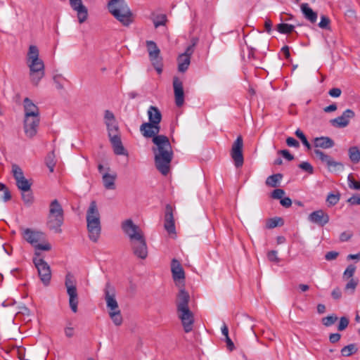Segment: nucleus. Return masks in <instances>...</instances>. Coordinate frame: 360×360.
Here are the masks:
<instances>
[{
    "instance_id": "f257e3e1",
    "label": "nucleus",
    "mask_w": 360,
    "mask_h": 360,
    "mask_svg": "<svg viewBox=\"0 0 360 360\" xmlns=\"http://www.w3.org/2000/svg\"><path fill=\"white\" fill-rule=\"evenodd\" d=\"M140 131L143 137L152 138L155 145L152 151L154 153L155 167L162 175H167L174 154L169 138L158 134L160 131V122L143 123L140 126Z\"/></svg>"
},
{
    "instance_id": "f03ea898",
    "label": "nucleus",
    "mask_w": 360,
    "mask_h": 360,
    "mask_svg": "<svg viewBox=\"0 0 360 360\" xmlns=\"http://www.w3.org/2000/svg\"><path fill=\"white\" fill-rule=\"evenodd\" d=\"M123 232L129 237L134 254L141 259H146L148 248L144 234L140 227L130 219L122 223Z\"/></svg>"
},
{
    "instance_id": "7ed1b4c3",
    "label": "nucleus",
    "mask_w": 360,
    "mask_h": 360,
    "mask_svg": "<svg viewBox=\"0 0 360 360\" xmlns=\"http://www.w3.org/2000/svg\"><path fill=\"white\" fill-rule=\"evenodd\" d=\"M27 65L30 69V77L32 83L37 86L45 75L44 63L39 58L37 46L30 45L27 55Z\"/></svg>"
},
{
    "instance_id": "20e7f679",
    "label": "nucleus",
    "mask_w": 360,
    "mask_h": 360,
    "mask_svg": "<svg viewBox=\"0 0 360 360\" xmlns=\"http://www.w3.org/2000/svg\"><path fill=\"white\" fill-rule=\"evenodd\" d=\"M86 227L89 239L96 243L101 232V215L95 200H92L86 210Z\"/></svg>"
},
{
    "instance_id": "39448f33",
    "label": "nucleus",
    "mask_w": 360,
    "mask_h": 360,
    "mask_svg": "<svg viewBox=\"0 0 360 360\" xmlns=\"http://www.w3.org/2000/svg\"><path fill=\"white\" fill-rule=\"evenodd\" d=\"M108 8L124 26H129L133 22V13L124 0H110Z\"/></svg>"
},
{
    "instance_id": "423d86ee",
    "label": "nucleus",
    "mask_w": 360,
    "mask_h": 360,
    "mask_svg": "<svg viewBox=\"0 0 360 360\" xmlns=\"http://www.w3.org/2000/svg\"><path fill=\"white\" fill-rule=\"evenodd\" d=\"M64 221L63 209L58 200H52L49 205V210L47 216L46 226L49 230L54 233L62 232L61 226Z\"/></svg>"
},
{
    "instance_id": "0eeeda50",
    "label": "nucleus",
    "mask_w": 360,
    "mask_h": 360,
    "mask_svg": "<svg viewBox=\"0 0 360 360\" xmlns=\"http://www.w3.org/2000/svg\"><path fill=\"white\" fill-rule=\"evenodd\" d=\"M23 238L35 248V255L39 256L40 253L38 250L49 251L51 249L49 243L40 244L39 242L45 239L44 233L41 231L32 230L31 229H25L22 233Z\"/></svg>"
},
{
    "instance_id": "6e6552de",
    "label": "nucleus",
    "mask_w": 360,
    "mask_h": 360,
    "mask_svg": "<svg viewBox=\"0 0 360 360\" xmlns=\"http://www.w3.org/2000/svg\"><path fill=\"white\" fill-rule=\"evenodd\" d=\"M65 285L67 288V293L69 296V304L71 310L76 313L77 311L78 305V294L76 287V281L70 274H68L65 276Z\"/></svg>"
},
{
    "instance_id": "1a4fd4ad",
    "label": "nucleus",
    "mask_w": 360,
    "mask_h": 360,
    "mask_svg": "<svg viewBox=\"0 0 360 360\" xmlns=\"http://www.w3.org/2000/svg\"><path fill=\"white\" fill-rule=\"evenodd\" d=\"M39 256L33 258V262L37 269L39 276L45 285H48L51 278V272L49 265Z\"/></svg>"
},
{
    "instance_id": "9d476101",
    "label": "nucleus",
    "mask_w": 360,
    "mask_h": 360,
    "mask_svg": "<svg viewBox=\"0 0 360 360\" xmlns=\"http://www.w3.org/2000/svg\"><path fill=\"white\" fill-rule=\"evenodd\" d=\"M243 148V137L241 136H238L233 142L231 150V158L233 159L234 165L237 168L241 167L244 162Z\"/></svg>"
},
{
    "instance_id": "9b49d317",
    "label": "nucleus",
    "mask_w": 360,
    "mask_h": 360,
    "mask_svg": "<svg viewBox=\"0 0 360 360\" xmlns=\"http://www.w3.org/2000/svg\"><path fill=\"white\" fill-rule=\"evenodd\" d=\"M315 155L321 160V162L326 163L331 172H338L343 170L344 165L339 162L335 161L330 156L325 154L323 151L316 149Z\"/></svg>"
},
{
    "instance_id": "f8f14e48",
    "label": "nucleus",
    "mask_w": 360,
    "mask_h": 360,
    "mask_svg": "<svg viewBox=\"0 0 360 360\" xmlns=\"http://www.w3.org/2000/svg\"><path fill=\"white\" fill-rule=\"evenodd\" d=\"M105 300L108 311L120 310L118 303L115 299V291L109 283H107L104 289Z\"/></svg>"
},
{
    "instance_id": "ddd939ff",
    "label": "nucleus",
    "mask_w": 360,
    "mask_h": 360,
    "mask_svg": "<svg viewBox=\"0 0 360 360\" xmlns=\"http://www.w3.org/2000/svg\"><path fill=\"white\" fill-rule=\"evenodd\" d=\"M40 122L39 117H25L24 118V131L25 136L29 139L34 137L37 133Z\"/></svg>"
},
{
    "instance_id": "4468645a",
    "label": "nucleus",
    "mask_w": 360,
    "mask_h": 360,
    "mask_svg": "<svg viewBox=\"0 0 360 360\" xmlns=\"http://www.w3.org/2000/svg\"><path fill=\"white\" fill-rule=\"evenodd\" d=\"M178 316L181 321L184 330L186 333H189L193 330L194 323L193 314L189 309L177 311Z\"/></svg>"
},
{
    "instance_id": "2eb2a0df",
    "label": "nucleus",
    "mask_w": 360,
    "mask_h": 360,
    "mask_svg": "<svg viewBox=\"0 0 360 360\" xmlns=\"http://www.w3.org/2000/svg\"><path fill=\"white\" fill-rule=\"evenodd\" d=\"M354 115V112L352 110L347 109L342 115L331 120L330 123L335 127L344 128L349 124L350 119L353 118Z\"/></svg>"
},
{
    "instance_id": "dca6fc26",
    "label": "nucleus",
    "mask_w": 360,
    "mask_h": 360,
    "mask_svg": "<svg viewBox=\"0 0 360 360\" xmlns=\"http://www.w3.org/2000/svg\"><path fill=\"white\" fill-rule=\"evenodd\" d=\"M71 8L77 11L79 23L85 22L88 17V11L82 0H69Z\"/></svg>"
},
{
    "instance_id": "f3484780",
    "label": "nucleus",
    "mask_w": 360,
    "mask_h": 360,
    "mask_svg": "<svg viewBox=\"0 0 360 360\" xmlns=\"http://www.w3.org/2000/svg\"><path fill=\"white\" fill-rule=\"evenodd\" d=\"M164 227L169 234L176 233L173 208L169 204L165 207Z\"/></svg>"
},
{
    "instance_id": "a211bd4d",
    "label": "nucleus",
    "mask_w": 360,
    "mask_h": 360,
    "mask_svg": "<svg viewBox=\"0 0 360 360\" xmlns=\"http://www.w3.org/2000/svg\"><path fill=\"white\" fill-rule=\"evenodd\" d=\"M173 87L175 103L176 106L181 107L184 103V92L183 83L177 77H174L173 79Z\"/></svg>"
},
{
    "instance_id": "6ab92c4d",
    "label": "nucleus",
    "mask_w": 360,
    "mask_h": 360,
    "mask_svg": "<svg viewBox=\"0 0 360 360\" xmlns=\"http://www.w3.org/2000/svg\"><path fill=\"white\" fill-rule=\"evenodd\" d=\"M308 219L320 226H323L329 221V216L322 210L312 212L308 217Z\"/></svg>"
},
{
    "instance_id": "aec40b11",
    "label": "nucleus",
    "mask_w": 360,
    "mask_h": 360,
    "mask_svg": "<svg viewBox=\"0 0 360 360\" xmlns=\"http://www.w3.org/2000/svg\"><path fill=\"white\" fill-rule=\"evenodd\" d=\"M25 117H39L38 107L29 98H25L23 101Z\"/></svg>"
},
{
    "instance_id": "412c9836",
    "label": "nucleus",
    "mask_w": 360,
    "mask_h": 360,
    "mask_svg": "<svg viewBox=\"0 0 360 360\" xmlns=\"http://www.w3.org/2000/svg\"><path fill=\"white\" fill-rule=\"evenodd\" d=\"M190 300L189 294L184 290L181 289L177 295L176 300V308L177 311L189 309L188 302Z\"/></svg>"
},
{
    "instance_id": "4be33fe9",
    "label": "nucleus",
    "mask_w": 360,
    "mask_h": 360,
    "mask_svg": "<svg viewBox=\"0 0 360 360\" xmlns=\"http://www.w3.org/2000/svg\"><path fill=\"white\" fill-rule=\"evenodd\" d=\"M171 271L172 273L173 279L176 281L184 280L185 278V273L180 262L173 259L171 263Z\"/></svg>"
},
{
    "instance_id": "5701e85b",
    "label": "nucleus",
    "mask_w": 360,
    "mask_h": 360,
    "mask_svg": "<svg viewBox=\"0 0 360 360\" xmlns=\"http://www.w3.org/2000/svg\"><path fill=\"white\" fill-rule=\"evenodd\" d=\"M110 141L112 146L114 153L116 155H127L122 145L120 134L113 135L109 137Z\"/></svg>"
},
{
    "instance_id": "b1692460",
    "label": "nucleus",
    "mask_w": 360,
    "mask_h": 360,
    "mask_svg": "<svg viewBox=\"0 0 360 360\" xmlns=\"http://www.w3.org/2000/svg\"><path fill=\"white\" fill-rule=\"evenodd\" d=\"M116 179L117 174L115 172H112V174L108 172L103 173L102 176V181L104 188L107 190H115L116 188Z\"/></svg>"
},
{
    "instance_id": "393cba45",
    "label": "nucleus",
    "mask_w": 360,
    "mask_h": 360,
    "mask_svg": "<svg viewBox=\"0 0 360 360\" xmlns=\"http://www.w3.org/2000/svg\"><path fill=\"white\" fill-rule=\"evenodd\" d=\"M314 146L315 148L328 149L333 148L335 146V142L328 136H321L314 139Z\"/></svg>"
},
{
    "instance_id": "a878e982",
    "label": "nucleus",
    "mask_w": 360,
    "mask_h": 360,
    "mask_svg": "<svg viewBox=\"0 0 360 360\" xmlns=\"http://www.w3.org/2000/svg\"><path fill=\"white\" fill-rule=\"evenodd\" d=\"M300 8L306 20H309L311 23H315L316 22L318 14L309 7L307 3L302 4Z\"/></svg>"
},
{
    "instance_id": "bb28decb",
    "label": "nucleus",
    "mask_w": 360,
    "mask_h": 360,
    "mask_svg": "<svg viewBox=\"0 0 360 360\" xmlns=\"http://www.w3.org/2000/svg\"><path fill=\"white\" fill-rule=\"evenodd\" d=\"M147 114L148 122L146 123H153V122H161L162 113L156 106L150 105L148 109Z\"/></svg>"
},
{
    "instance_id": "cd10ccee",
    "label": "nucleus",
    "mask_w": 360,
    "mask_h": 360,
    "mask_svg": "<svg viewBox=\"0 0 360 360\" xmlns=\"http://www.w3.org/2000/svg\"><path fill=\"white\" fill-rule=\"evenodd\" d=\"M146 44L150 61H155L161 58L160 57V51L154 41H147Z\"/></svg>"
},
{
    "instance_id": "c85d7f7f",
    "label": "nucleus",
    "mask_w": 360,
    "mask_h": 360,
    "mask_svg": "<svg viewBox=\"0 0 360 360\" xmlns=\"http://www.w3.org/2000/svg\"><path fill=\"white\" fill-rule=\"evenodd\" d=\"M178 70L181 72H184L188 68L191 63V58L185 55L181 54L178 57Z\"/></svg>"
},
{
    "instance_id": "c756f323",
    "label": "nucleus",
    "mask_w": 360,
    "mask_h": 360,
    "mask_svg": "<svg viewBox=\"0 0 360 360\" xmlns=\"http://www.w3.org/2000/svg\"><path fill=\"white\" fill-rule=\"evenodd\" d=\"M283 178V174L278 173L267 177L266 184L270 187H277Z\"/></svg>"
},
{
    "instance_id": "7c9ffc66",
    "label": "nucleus",
    "mask_w": 360,
    "mask_h": 360,
    "mask_svg": "<svg viewBox=\"0 0 360 360\" xmlns=\"http://www.w3.org/2000/svg\"><path fill=\"white\" fill-rule=\"evenodd\" d=\"M348 153L349 159L353 163H358L360 161V150L358 147H350Z\"/></svg>"
},
{
    "instance_id": "2f4dec72",
    "label": "nucleus",
    "mask_w": 360,
    "mask_h": 360,
    "mask_svg": "<svg viewBox=\"0 0 360 360\" xmlns=\"http://www.w3.org/2000/svg\"><path fill=\"white\" fill-rule=\"evenodd\" d=\"M108 314L110 318L115 326H119L122 325L123 322V318L120 310L108 311Z\"/></svg>"
},
{
    "instance_id": "473e14b6",
    "label": "nucleus",
    "mask_w": 360,
    "mask_h": 360,
    "mask_svg": "<svg viewBox=\"0 0 360 360\" xmlns=\"http://www.w3.org/2000/svg\"><path fill=\"white\" fill-rule=\"evenodd\" d=\"M357 351L358 347L355 344L352 343L342 348L341 354L342 356H350L351 355L356 353Z\"/></svg>"
},
{
    "instance_id": "72a5a7b5",
    "label": "nucleus",
    "mask_w": 360,
    "mask_h": 360,
    "mask_svg": "<svg viewBox=\"0 0 360 360\" xmlns=\"http://www.w3.org/2000/svg\"><path fill=\"white\" fill-rule=\"evenodd\" d=\"M295 26L287 23H280L277 25V30L281 34H290L293 32Z\"/></svg>"
},
{
    "instance_id": "f704fd0d",
    "label": "nucleus",
    "mask_w": 360,
    "mask_h": 360,
    "mask_svg": "<svg viewBox=\"0 0 360 360\" xmlns=\"http://www.w3.org/2000/svg\"><path fill=\"white\" fill-rule=\"evenodd\" d=\"M108 136L119 134V128L116 121L105 123Z\"/></svg>"
},
{
    "instance_id": "c9c22d12",
    "label": "nucleus",
    "mask_w": 360,
    "mask_h": 360,
    "mask_svg": "<svg viewBox=\"0 0 360 360\" xmlns=\"http://www.w3.org/2000/svg\"><path fill=\"white\" fill-rule=\"evenodd\" d=\"M338 318L335 314H332L329 316L322 318L321 323L326 327H329L333 325L337 321Z\"/></svg>"
},
{
    "instance_id": "e433bc0d",
    "label": "nucleus",
    "mask_w": 360,
    "mask_h": 360,
    "mask_svg": "<svg viewBox=\"0 0 360 360\" xmlns=\"http://www.w3.org/2000/svg\"><path fill=\"white\" fill-rule=\"evenodd\" d=\"M12 173L15 181L25 178L22 169L17 165H12Z\"/></svg>"
},
{
    "instance_id": "4c0bfd02",
    "label": "nucleus",
    "mask_w": 360,
    "mask_h": 360,
    "mask_svg": "<svg viewBox=\"0 0 360 360\" xmlns=\"http://www.w3.org/2000/svg\"><path fill=\"white\" fill-rule=\"evenodd\" d=\"M16 186L22 191H29L31 187V184L29 181L24 178V179H20L16 181Z\"/></svg>"
},
{
    "instance_id": "58836bf2",
    "label": "nucleus",
    "mask_w": 360,
    "mask_h": 360,
    "mask_svg": "<svg viewBox=\"0 0 360 360\" xmlns=\"http://www.w3.org/2000/svg\"><path fill=\"white\" fill-rule=\"evenodd\" d=\"M295 136L300 139V141H302V143H303V145L308 149H311V144L309 143V141H307V139L306 137V136L304 135V134L303 133V131L300 129H297L295 132Z\"/></svg>"
},
{
    "instance_id": "ea45409f",
    "label": "nucleus",
    "mask_w": 360,
    "mask_h": 360,
    "mask_svg": "<svg viewBox=\"0 0 360 360\" xmlns=\"http://www.w3.org/2000/svg\"><path fill=\"white\" fill-rule=\"evenodd\" d=\"M167 21V16L165 14H160L155 16L153 20V24L155 28L161 25H165Z\"/></svg>"
},
{
    "instance_id": "a19ab883",
    "label": "nucleus",
    "mask_w": 360,
    "mask_h": 360,
    "mask_svg": "<svg viewBox=\"0 0 360 360\" xmlns=\"http://www.w3.org/2000/svg\"><path fill=\"white\" fill-rule=\"evenodd\" d=\"M46 165L47 167L49 169L50 172H53L54 171V167L56 165L55 157L53 153H49L46 158Z\"/></svg>"
},
{
    "instance_id": "79ce46f5",
    "label": "nucleus",
    "mask_w": 360,
    "mask_h": 360,
    "mask_svg": "<svg viewBox=\"0 0 360 360\" xmlns=\"http://www.w3.org/2000/svg\"><path fill=\"white\" fill-rule=\"evenodd\" d=\"M283 219L280 217H275V218H272V219H270L267 224H266V227L268 229H273V228H275L276 226H281L283 225Z\"/></svg>"
},
{
    "instance_id": "37998d69",
    "label": "nucleus",
    "mask_w": 360,
    "mask_h": 360,
    "mask_svg": "<svg viewBox=\"0 0 360 360\" xmlns=\"http://www.w3.org/2000/svg\"><path fill=\"white\" fill-rule=\"evenodd\" d=\"M22 199L23 202L27 205L32 204L33 195L30 189L29 191H22Z\"/></svg>"
},
{
    "instance_id": "c03bdc74",
    "label": "nucleus",
    "mask_w": 360,
    "mask_h": 360,
    "mask_svg": "<svg viewBox=\"0 0 360 360\" xmlns=\"http://www.w3.org/2000/svg\"><path fill=\"white\" fill-rule=\"evenodd\" d=\"M356 271V266L354 264H349L343 274V278H352Z\"/></svg>"
},
{
    "instance_id": "a18cd8bd",
    "label": "nucleus",
    "mask_w": 360,
    "mask_h": 360,
    "mask_svg": "<svg viewBox=\"0 0 360 360\" xmlns=\"http://www.w3.org/2000/svg\"><path fill=\"white\" fill-rule=\"evenodd\" d=\"M330 20L329 18L323 15L321 16V21L319 23V27L321 29L330 30Z\"/></svg>"
},
{
    "instance_id": "49530a36",
    "label": "nucleus",
    "mask_w": 360,
    "mask_h": 360,
    "mask_svg": "<svg viewBox=\"0 0 360 360\" xmlns=\"http://www.w3.org/2000/svg\"><path fill=\"white\" fill-rule=\"evenodd\" d=\"M340 200V194L330 193L326 199L329 205H335Z\"/></svg>"
},
{
    "instance_id": "de8ad7c7",
    "label": "nucleus",
    "mask_w": 360,
    "mask_h": 360,
    "mask_svg": "<svg viewBox=\"0 0 360 360\" xmlns=\"http://www.w3.org/2000/svg\"><path fill=\"white\" fill-rule=\"evenodd\" d=\"M358 285V280H354V278H351L349 282L346 284L345 290H351V294L354 293L356 286Z\"/></svg>"
},
{
    "instance_id": "09e8293b",
    "label": "nucleus",
    "mask_w": 360,
    "mask_h": 360,
    "mask_svg": "<svg viewBox=\"0 0 360 360\" xmlns=\"http://www.w3.org/2000/svg\"><path fill=\"white\" fill-rule=\"evenodd\" d=\"M349 321L347 317H345V316L341 317L340 319L338 327V330L342 331V330H345L349 325Z\"/></svg>"
},
{
    "instance_id": "8fccbe9b",
    "label": "nucleus",
    "mask_w": 360,
    "mask_h": 360,
    "mask_svg": "<svg viewBox=\"0 0 360 360\" xmlns=\"http://www.w3.org/2000/svg\"><path fill=\"white\" fill-rule=\"evenodd\" d=\"M299 167L302 170L308 172L309 174H313L314 168L308 162H302L299 165Z\"/></svg>"
},
{
    "instance_id": "3c124183",
    "label": "nucleus",
    "mask_w": 360,
    "mask_h": 360,
    "mask_svg": "<svg viewBox=\"0 0 360 360\" xmlns=\"http://www.w3.org/2000/svg\"><path fill=\"white\" fill-rule=\"evenodd\" d=\"M348 182L349 188L360 190V181H356L351 174L348 176Z\"/></svg>"
},
{
    "instance_id": "603ef678",
    "label": "nucleus",
    "mask_w": 360,
    "mask_h": 360,
    "mask_svg": "<svg viewBox=\"0 0 360 360\" xmlns=\"http://www.w3.org/2000/svg\"><path fill=\"white\" fill-rule=\"evenodd\" d=\"M267 258L270 262L275 263H278L280 262V259L277 256V251L276 250H271L268 252Z\"/></svg>"
},
{
    "instance_id": "864d4df0",
    "label": "nucleus",
    "mask_w": 360,
    "mask_h": 360,
    "mask_svg": "<svg viewBox=\"0 0 360 360\" xmlns=\"http://www.w3.org/2000/svg\"><path fill=\"white\" fill-rule=\"evenodd\" d=\"M285 194L284 190L281 188H276L273 191V192L271 194V196L274 199H281L283 198V195Z\"/></svg>"
},
{
    "instance_id": "5fc2aeb1",
    "label": "nucleus",
    "mask_w": 360,
    "mask_h": 360,
    "mask_svg": "<svg viewBox=\"0 0 360 360\" xmlns=\"http://www.w3.org/2000/svg\"><path fill=\"white\" fill-rule=\"evenodd\" d=\"M104 120L105 123L116 121L114 114L108 110L105 111Z\"/></svg>"
},
{
    "instance_id": "6e6d98bb",
    "label": "nucleus",
    "mask_w": 360,
    "mask_h": 360,
    "mask_svg": "<svg viewBox=\"0 0 360 360\" xmlns=\"http://www.w3.org/2000/svg\"><path fill=\"white\" fill-rule=\"evenodd\" d=\"M286 144L289 147H294L296 148H298L300 147L299 142L296 139L290 136L286 139Z\"/></svg>"
},
{
    "instance_id": "4d7b16f0",
    "label": "nucleus",
    "mask_w": 360,
    "mask_h": 360,
    "mask_svg": "<svg viewBox=\"0 0 360 360\" xmlns=\"http://www.w3.org/2000/svg\"><path fill=\"white\" fill-rule=\"evenodd\" d=\"M331 296L334 300H340L342 297L341 289L339 287L335 288L331 292Z\"/></svg>"
},
{
    "instance_id": "13d9d810",
    "label": "nucleus",
    "mask_w": 360,
    "mask_h": 360,
    "mask_svg": "<svg viewBox=\"0 0 360 360\" xmlns=\"http://www.w3.org/2000/svg\"><path fill=\"white\" fill-rule=\"evenodd\" d=\"M278 153L289 161L294 160V156L288 150H281L278 151Z\"/></svg>"
},
{
    "instance_id": "bf43d9fd",
    "label": "nucleus",
    "mask_w": 360,
    "mask_h": 360,
    "mask_svg": "<svg viewBox=\"0 0 360 360\" xmlns=\"http://www.w3.org/2000/svg\"><path fill=\"white\" fill-rule=\"evenodd\" d=\"M3 193L1 195V199L3 200L4 202H7L11 200V192L9 191L8 188H6L4 191H2Z\"/></svg>"
},
{
    "instance_id": "052dcab7",
    "label": "nucleus",
    "mask_w": 360,
    "mask_h": 360,
    "mask_svg": "<svg viewBox=\"0 0 360 360\" xmlns=\"http://www.w3.org/2000/svg\"><path fill=\"white\" fill-rule=\"evenodd\" d=\"M338 256V252L335 251L328 252L325 255V259L328 261L333 260Z\"/></svg>"
},
{
    "instance_id": "680f3d73",
    "label": "nucleus",
    "mask_w": 360,
    "mask_h": 360,
    "mask_svg": "<svg viewBox=\"0 0 360 360\" xmlns=\"http://www.w3.org/2000/svg\"><path fill=\"white\" fill-rule=\"evenodd\" d=\"M347 202L351 205H360V194L352 196Z\"/></svg>"
},
{
    "instance_id": "e2e57ef3",
    "label": "nucleus",
    "mask_w": 360,
    "mask_h": 360,
    "mask_svg": "<svg viewBox=\"0 0 360 360\" xmlns=\"http://www.w3.org/2000/svg\"><path fill=\"white\" fill-rule=\"evenodd\" d=\"M151 62H152L153 66L155 67L156 71L158 72V73L160 74L162 71L161 58L158 59L157 60H155V61H151Z\"/></svg>"
},
{
    "instance_id": "0e129e2a",
    "label": "nucleus",
    "mask_w": 360,
    "mask_h": 360,
    "mask_svg": "<svg viewBox=\"0 0 360 360\" xmlns=\"http://www.w3.org/2000/svg\"><path fill=\"white\" fill-rule=\"evenodd\" d=\"M352 233H351L350 232L345 231L340 234V240L342 242L347 241L352 238Z\"/></svg>"
},
{
    "instance_id": "69168bd1",
    "label": "nucleus",
    "mask_w": 360,
    "mask_h": 360,
    "mask_svg": "<svg viewBox=\"0 0 360 360\" xmlns=\"http://www.w3.org/2000/svg\"><path fill=\"white\" fill-rule=\"evenodd\" d=\"M195 45V43H193L191 45H189L186 48L185 52L184 53H182V55H185L191 58V56L193 54V53L194 51Z\"/></svg>"
},
{
    "instance_id": "338daca9",
    "label": "nucleus",
    "mask_w": 360,
    "mask_h": 360,
    "mask_svg": "<svg viewBox=\"0 0 360 360\" xmlns=\"http://www.w3.org/2000/svg\"><path fill=\"white\" fill-rule=\"evenodd\" d=\"M341 89L339 88H333L331 89L328 94L332 97H339L341 94Z\"/></svg>"
},
{
    "instance_id": "774afa93",
    "label": "nucleus",
    "mask_w": 360,
    "mask_h": 360,
    "mask_svg": "<svg viewBox=\"0 0 360 360\" xmlns=\"http://www.w3.org/2000/svg\"><path fill=\"white\" fill-rule=\"evenodd\" d=\"M280 203L285 207H289L292 205V200L290 198L286 197L284 198H281Z\"/></svg>"
}]
</instances>
